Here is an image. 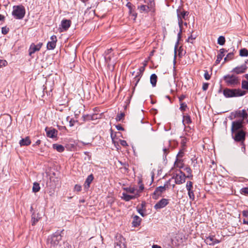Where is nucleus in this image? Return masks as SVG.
Returning a JSON list of instances; mask_svg holds the SVG:
<instances>
[{
    "label": "nucleus",
    "instance_id": "nucleus-1",
    "mask_svg": "<svg viewBox=\"0 0 248 248\" xmlns=\"http://www.w3.org/2000/svg\"><path fill=\"white\" fill-rule=\"evenodd\" d=\"M63 232L57 231L48 236L46 245L49 248H62V244H64L62 240L61 233Z\"/></svg>",
    "mask_w": 248,
    "mask_h": 248
},
{
    "label": "nucleus",
    "instance_id": "nucleus-2",
    "mask_svg": "<svg viewBox=\"0 0 248 248\" xmlns=\"http://www.w3.org/2000/svg\"><path fill=\"white\" fill-rule=\"evenodd\" d=\"M226 84L228 86L234 87L240 83L239 78L233 74H228L223 77Z\"/></svg>",
    "mask_w": 248,
    "mask_h": 248
},
{
    "label": "nucleus",
    "instance_id": "nucleus-3",
    "mask_svg": "<svg viewBox=\"0 0 248 248\" xmlns=\"http://www.w3.org/2000/svg\"><path fill=\"white\" fill-rule=\"evenodd\" d=\"M223 94L226 98L242 96L246 94V92L238 89L225 88L223 90Z\"/></svg>",
    "mask_w": 248,
    "mask_h": 248
},
{
    "label": "nucleus",
    "instance_id": "nucleus-4",
    "mask_svg": "<svg viewBox=\"0 0 248 248\" xmlns=\"http://www.w3.org/2000/svg\"><path fill=\"white\" fill-rule=\"evenodd\" d=\"M12 15L17 19H22L25 16L26 11L22 5H15L13 6Z\"/></svg>",
    "mask_w": 248,
    "mask_h": 248
},
{
    "label": "nucleus",
    "instance_id": "nucleus-5",
    "mask_svg": "<svg viewBox=\"0 0 248 248\" xmlns=\"http://www.w3.org/2000/svg\"><path fill=\"white\" fill-rule=\"evenodd\" d=\"M171 179H170L168 181L164 184L163 186H159L157 187L154 193H153L152 197L153 199L157 200L161 196L162 194L169 188L168 183H170Z\"/></svg>",
    "mask_w": 248,
    "mask_h": 248
},
{
    "label": "nucleus",
    "instance_id": "nucleus-6",
    "mask_svg": "<svg viewBox=\"0 0 248 248\" xmlns=\"http://www.w3.org/2000/svg\"><path fill=\"white\" fill-rule=\"evenodd\" d=\"M186 178L185 174L181 170H179V173L174 174L171 179H174L175 184L181 185L185 182Z\"/></svg>",
    "mask_w": 248,
    "mask_h": 248
},
{
    "label": "nucleus",
    "instance_id": "nucleus-7",
    "mask_svg": "<svg viewBox=\"0 0 248 248\" xmlns=\"http://www.w3.org/2000/svg\"><path fill=\"white\" fill-rule=\"evenodd\" d=\"M177 19L186 20L188 18L189 12L185 11L182 8L179 7L176 10Z\"/></svg>",
    "mask_w": 248,
    "mask_h": 248
},
{
    "label": "nucleus",
    "instance_id": "nucleus-8",
    "mask_svg": "<svg viewBox=\"0 0 248 248\" xmlns=\"http://www.w3.org/2000/svg\"><path fill=\"white\" fill-rule=\"evenodd\" d=\"M246 64L245 61L244 64L233 68L231 72L237 75L244 73L248 68Z\"/></svg>",
    "mask_w": 248,
    "mask_h": 248
},
{
    "label": "nucleus",
    "instance_id": "nucleus-9",
    "mask_svg": "<svg viewBox=\"0 0 248 248\" xmlns=\"http://www.w3.org/2000/svg\"><path fill=\"white\" fill-rule=\"evenodd\" d=\"M169 203V200L167 199H162L158 201L155 205L154 208L157 210L166 206Z\"/></svg>",
    "mask_w": 248,
    "mask_h": 248
},
{
    "label": "nucleus",
    "instance_id": "nucleus-10",
    "mask_svg": "<svg viewBox=\"0 0 248 248\" xmlns=\"http://www.w3.org/2000/svg\"><path fill=\"white\" fill-rule=\"evenodd\" d=\"M42 46V43H39L37 45L31 44L30 46L29 52L30 56H31L32 54L36 51H39Z\"/></svg>",
    "mask_w": 248,
    "mask_h": 248
},
{
    "label": "nucleus",
    "instance_id": "nucleus-11",
    "mask_svg": "<svg viewBox=\"0 0 248 248\" xmlns=\"http://www.w3.org/2000/svg\"><path fill=\"white\" fill-rule=\"evenodd\" d=\"M205 242L207 245H215V244L219 243L220 241L216 239L214 235H209L206 238Z\"/></svg>",
    "mask_w": 248,
    "mask_h": 248
},
{
    "label": "nucleus",
    "instance_id": "nucleus-12",
    "mask_svg": "<svg viewBox=\"0 0 248 248\" xmlns=\"http://www.w3.org/2000/svg\"><path fill=\"white\" fill-rule=\"evenodd\" d=\"M242 127V121H234L232 123V132L234 133Z\"/></svg>",
    "mask_w": 248,
    "mask_h": 248
},
{
    "label": "nucleus",
    "instance_id": "nucleus-13",
    "mask_svg": "<svg viewBox=\"0 0 248 248\" xmlns=\"http://www.w3.org/2000/svg\"><path fill=\"white\" fill-rule=\"evenodd\" d=\"M71 25V21L67 19H63L61 22V31H67Z\"/></svg>",
    "mask_w": 248,
    "mask_h": 248
},
{
    "label": "nucleus",
    "instance_id": "nucleus-14",
    "mask_svg": "<svg viewBox=\"0 0 248 248\" xmlns=\"http://www.w3.org/2000/svg\"><path fill=\"white\" fill-rule=\"evenodd\" d=\"M45 130L46 131V134L47 137L50 138H54L57 137L58 135V131L56 129L52 128L47 130V128H46Z\"/></svg>",
    "mask_w": 248,
    "mask_h": 248
},
{
    "label": "nucleus",
    "instance_id": "nucleus-15",
    "mask_svg": "<svg viewBox=\"0 0 248 248\" xmlns=\"http://www.w3.org/2000/svg\"><path fill=\"white\" fill-rule=\"evenodd\" d=\"M248 115L245 109L239 110L235 112V117L242 118V121L245 120L248 117Z\"/></svg>",
    "mask_w": 248,
    "mask_h": 248
},
{
    "label": "nucleus",
    "instance_id": "nucleus-16",
    "mask_svg": "<svg viewBox=\"0 0 248 248\" xmlns=\"http://www.w3.org/2000/svg\"><path fill=\"white\" fill-rule=\"evenodd\" d=\"M245 132L242 130L239 131L236 133L235 136L234 140L236 141H241L244 140L245 139Z\"/></svg>",
    "mask_w": 248,
    "mask_h": 248
},
{
    "label": "nucleus",
    "instance_id": "nucleus-17",
    "mask_svg": "<svg viewBox=\"0 0 248 248\" xmlns=\"http://www.w3.org/2000/svg\"><path fill=\"white\" fill-rule=\"evenodd\" d=\"M144 71V67H140L139 69V71L137 73V74L135 75V77L134 78V80L135 82V86H137V84L139 82L140 78L142 76V73Z\"/></svg>",
    "mask_w": 248,
    "mask_h": 248
},
{
    "label": "nucleus",
    "instance_id": "nucleus-18",
    "mask_svg": "<svg viewBox=\"0 0 248 248\" xmlns=\"http://www.w3.org/2000/svg\"><path fill=\"white\" fill-rule=\"evenodd\" d=\"M227 52H228V50H226L224 48L220 49L219 53L217 55V60L215 62L216 64H218L220 62L221 60L222 59V58L225 55V53Z\"/></svg>",
    "mask_w": 248,
    "mask_h": 248
},
{
    "label": "nucleus",
    "instance_id": "nucleus-19",
    "mask_svg": "<svg viewBox=\"0 0 248 248\" xmlns=\"http://www.w3.org/2000/svg\"><path fill=\"white\" fill-rule=\"evenodd\" d=\"M122 195L123 196L122 197V198L126 202L129 201L132 199H134L136 198H137L140 196V195L138 193H136L135 195H129L125 193H123L122 194Z\"/></svg>",
    "mask_w": 248,
    "mask_h": 248
},
{
    "label": "nucleus",
    "instance_id": "nucleus-20",
    "mask_svg": "<svg viewBox=\"0 0 248 248\" xmlns=\"http://www.w3.org/2000/svg\"><path fill=\"white\" fill-rule=\"evenodd\" d=\"M94 179V177L93 174H91L89 175L87 178H86L85 183H84V188L86 189H88V188L90 186V184L92 182Z\"/></svg>",
    "mask_w": 248,
    "mask_h": 248
},
{
    "label": "nucleus",
    "instance_id": "nucleus-21",
    "mask_svg": "<svg viewBox=\"0 0 248 248\" xmlns=\"http://www.w3.org/2000/svg\"><path fill=\"white\" fill-rule=\"evenodd\" d=\"M141 221V218L139 216L136 215L133 217V220L132 221L133 226L134 227H138L140 225Z\"/></svg>",
    "mask_w": 248,
    "mask_h": 248
},
{
    "label": "nucleus",
    "instance_id": "nucleus-22",
    "mask_svg": "<svg viewBox=\"0 0 248 248\" xmlns=\"http://www.w3.org/2000/svg\"><path fill=\"white\" fill-rule=\"evenodd\" d=\"M126 6L128 7L129 9V13L130 15H131L133 16L134 17V19L137 17V14L134 11V9L133 8V5L131 3L128 2L126 4Z\"/></svg>",
    "mask_w": 248,
    "mask_h": 248
},
{
    "label": "nucleus",
    "instance_id": "nucleus-23",
    "mask_svg": "<svg viewBox=\"0 0 248 248\" xmlns=\"http://www.w3.org/2000/svg\"><path fill=\"white\" fill-rule=\"evenodd\" d=\"M31 143V141L29 137H26L25 139H22L19 141V144L21 146H28Z\"/></svg>",
    "mask_w": 248,
    "mask_h": 248
},
{
    "label": "nucleus",
    "instance_id": "nucleus-24",
    "mask_svg": "<svg viewBox=\"0 0 248 248\" xmlns=\"http://www.w3.org/2000/svg\"><path fill=\"white\" fill-rule=\"evenodd\" d=\"M40 217H39L38 214H35L33 213L31 216L32 225H34L40 219Z\"/></svg>",
    "mask_w": 248,
    "mask_h": 248
},
{
    "label": "nucleus",
    "instance_id": "nucleus-25",
    "mask_svg": "<svg viewBox=\"0 0 248 248\" xmlns=\"http://www.w3.org/2000/svg\"><path fill=\"white\" fill-rule=\"evenodd\" d=\"M245 78L247 80H243L242 81V88L248 91V74L245 75Z\"/></svg>",
    "mask_w": 248,
    "mask_h": 248
},
{
    "label": "nucleus",
    "instance_id": "nucleus-26",
    "mask_svg": "<svg viewBox=\"0 0 248 248\" xmlns=\"http://www.w3.org/2000/svg\"><path fill=\"white\" fill-rule=\"evenodd\" d=\"M157 78V76L155 74L151 75L150 77V82L153 87H155L156 86Z\"/></svg>",
    "mask_w": 248,
    "mask_h": 248
},
{
    "label": "nucleus",
    "instance_id": "nucleus-27",
    "mask_svg": "<svg viewBox=\"0 0 248 248\" xmlns=\"http://www.w3.org/2000/svg\"><path fill=\"white\" fill-rule=\"evenodd\" d=\"M187 194L189 197V199L191 201H194L195 199V194H194V191L193 188L190 189V190H187Z\"/></svg>",
    "mask_w": 248,
    "mask_h": 248
},
{
    "label": "nucleus",
    "instance_id": "nucleus-28",
    "mask_svg": "<svg viewBox=\"0 0 248 248\" xmlns=\"http://www.w3.org/2000/svg\"><path fill=\"white\" fill-rule=\"evenodd\" d=\"M53 147L54 149H56L58 152L60 153L63 152L64 150V147L60 144H54Z\"/></svg>",
    "mask_w": 248,
    "mask_h": 248
},
{
    "label": "nucleus",
    "instance_id": "nucleus-29",
    "mask_svg": "<svg viewBox=\"0 0 248 248\" xmlns=\"http://www.w3.org/2000/svg\"><path fill=\"white\" fill-rule=\"evenodd\" d=\"M170 149L169 147H166L163 148V159L164 160H165L167 159V155L170 153Z\"/></svg>",
    "mask_w": 248,
    "mask_h": 248
},
{
    "label": "nucleus",
    "instance_id": "nucleus-30",
    "mask_svg": "<svg viewBox=\"0 0 248 248\" xmlns=\"http://www.w3.org/2000/svg\"><path fill=\"white\" fill-rule=\"evenodd\" d=\"M84 120V121H87V120H93L95 119H97V115L96 114H93V115H85L83 116Z\"/></svg>",
    "mask_w": 248,
    "mask_h": 248
},
{
    "label": "nucleus",
    "instance_id": "nucleus-31",
    "mask_svg": "<svg viewBox=\"0 0 248 248\" xmlns=\"http://www.w3.org/2000/svg\"><path fill=\"white\" fill-rule=\"evenodd\" d=\"M40 189V186L39 183L34 182L33 184L32 191L34 193L38 192Z\"/></svg>",
    "mask_w": 248,
    "mask_h": 248
},
{
    "label": "nucleus",
    "instance_id": "nucleus-32",
    "mask_svg": "<svg viewBox=\"0 0 248 248\" xmlns=\"http://www.w3.org/2000/svg\"><path fill=\"white\" fill-rule=\"evenodd\" d=\"M56 43L54 42V41H50L48 42L47 44V48L48 49L52 50L55 48L56 46Z\"/></svg>",
    "mask_w": 248,
    "mask_h": 248
},
{
    "label": "nucleus",
    "instance_id": "nucleus-33",
    "mask_svg": "<svg viewBox=\"0 0 248 248\" xmlns=\"http://www.w3.org/2000/svg\"><path fill=\"white\" fill-rule=\"evenodd\" d=\"M239 55L241 57L248 56V50L246 48H242L240 50Z\"/></svg>",
    "mask_w": 248,
    "mask_h": 248
},
{
    "label": "nucleus",
    "instance_id": "nucleus-34",
    "mask_svg": "<svg viewBox=\"0 0 248 248\" xmlns=\"http://www.w3.org/2000/svg\"><path fill=\"white\" fill-rule=\"evenodd\" d=\"M225 43V38L223 36H220L217 39V44L223 46Z\"/></svg>",
    "mask_w": 248,
    "mask_h": 248
},
{
    "label": "nucleus",
    "instance_id": "nucleus-35",
    "mask_svg": "<svg viewBox=\"0 0 248 248\" xmlns=\"http://www.w3.org/2000/svg\"><path fill=\"white\" fill-rule=\"evenodd\" d=\"M233 55L234 54L233 52L229 53L224 58V62L232 60L233 58Z\"/></svg>",
    "mask_w": 248,
    "mask_h": 248
},
{
    "label": "nucleus",
    "instance_id": "nucleus-36",
    "mask_svg": "<svg viewBox=\"0 0 248 248\" xmlns=\"http://www.w3.org/2000/svg\"><path fill=\"white\" fill-rule=\"evenodd\" d=\"M149 8H150V7L149 6V5H148L147 6L145 5H141L140 6L138 7V9H140L141 12H148V10Z\"/></svg>",
    "mask_w": 248,
    "mask_h": 248
},
{
    "label": "nucleus",
    "instance_id": "nucleus-37",
    "mask_svg": "<svg viewBox=\"0 0 248 248\" xmlns=\"http://www.w3.org/2000/svg\"><path fill=\"white\" fill-rule=\"evenodd\" d=\"M183 123H186L187 124H189L191 123L190 117L189 115H184L183 116Z\"/></svg>",
    "mask_w": 248,
    "mask_h": 248
},
{
    "label": "nucleus",
    "instance_id": "nucleus-38",
    "mask_svg": "<svg viewBox=\"0 0 248 248\" xmlns=\"http://www.w3.org/2000/svg\"><path fill=\"white\" fill-rule=\"evenodd\" d=\"M127 192L132 194L136 193V189L134 187H129L124 188Z\"/></svg>",
    "mask_w": 248,
    "mask_h": 248
},
{
    "label": "nucleus",
    "instance_id": "nucleus-39",
    "mask_svg": "<svg viewBox=\"0 0 248 248\" xmlns=\"http://www.w3.org/2000/svg\"><path fill=\"white\" fill-rule=\"evenodd\" d=\"M124 112H121L119 114H118L116 117V120L117 121H122L124 117Z\"/></svg>",
    "mask_w": 248,
    "mask_h": 248
},
{
    "label": "nucleus",
    "instance_id": "nucleus-40",
    "mask_svg": "<svg viewBox=\"0 0 248 248\" xmlns=\"http://www.w3.org/2000/svg\"><path fill=\"white\" fill-rule=\"evenodd\" d=\"M115 64V61H113L112 62L107 63L108 67L110 71H113L114 70Z\"/></svg>",
    "mask_w": 248,
    "mask_h": 248
},
{
    "label": "nucleus",
    "instance_id": "nucleus-41",
    "mask_svg": "<svg viewBox=\"0 0 248 248\" xmlns=\"http://www.w3.org/2000/svg\"><path fill=\"white\" fill-rule=\"evenodd\" d=\"M186 190H190V189L191 188H193V182H192L191 181H187L186 182Z\"/></svg>",
    "mask_w": 248,
    "mask_h": 248
},
{
    "label": "nucleus",
    "instance_id": "nucleus-42",
    "mask_svg": "<svg viewBox=\"0 0 248 248\" xmlns=\"http://www.w3.org/2000/svg\"><path fill=\"white\" fill-rule=\"evenodd\" d=\"M145 3H147L149 6L150 7V9H152L154 7L155 3L154 0H148V1L144 0Z\"/></svg>",
    "mask_w": 248,
    "mask_h": 248
},
{
    "label": "nucleus",
    "instance_id": "nucleus-43",
    "mask_svg": "<svg viewBox=\"0 0 248 248\" xmlns=\"http://www.w3.org/2000/svg\"><path fill=\"white\" fill-rule=\"evenodd\" d=\"M113 57V55L105 56V60L107 63L112 62L111 61L112 58Z\"/></svg>",
    "mask_w": 248,
    "mask_h": 248
},
{
    "label": "nucleus",
    "instance_id": "nucleus-44",
    "mask_svg": "<svg viewBox=\"0 0 248 248\" xmlns=\"http://www.w3.org/2000/svg\"><path fill=\"white\" fill-rule=\"evenodd\" d=\"M240 193L246 196L248 195V187H244L241 189Z\"/></svg>",
    "mask_w": 248,
    "mask_h": 248
},
{
    "label": "nucleus",
    "instance_id": "nucleus-45",
    "mask_svg": "<svg viewBox=\"0 0 248 248\" xmlns=\"http://www.w3.org/2000/svg\"><path fill=\"white\" fill-rule=\"evenodd\" d=\"M9 31V29L6 27H3L1 29V32L3 34L5 35L8 33Z\"/></svg>",
    "mask_w": 248,
    "mask_h": 248
},
{
    "label": "nucleus",
    "instance_id": "nucleus-46",
    "mask_svg": "<svg viewBox=\"0 0 248 248\" xmlns=\"http://www.w3.org/2000/svg\"><path fill=\"white\" fill-rule=\"evenodd\" d=\"M186 108H187V105L185 103H182L180 104V109L182 111H185Z\"/></svg>",
    "mask_w": 248,
    "mask_h": 248
},
{
    "label": "nucleus",
    "instance_id": "nucleus-47",
    "mask_svg": "<svg viewBox=\"0 0 248 248\" xmlns=\"http://www.w3.org/2000/svg\"><path fill=\"white\" fill-rule=\"evenodd\" d=\"M144 189V186L142 184H141L139 187L138 189H136V193H138L140 195V193H141Z\"/></svg>",
    "mask_w": 248,
    "mask_h": 248
},
{
    "label": "nucleus",
    "instance_id": "nucleus-48",
    "mask_svg": "<svg viewBox=\"0 0 248 248\" xmlns=\"http://www.w3.org/2000/svg\"><path fill=\"white\" fill-rule=\"evenodd\" d=\"M179 42V40H177V41L175 45V46H174V60H175V58L176 57L177 49V47L178 46Z\"/></svg>",
    "mask_w": 248,
    "mask_h": 248
},
{
    "label": "nucleus",
    "instance_id": "nucleus-49",
    "mask_svg": "<svg viewBox=\"0 0 248 248\" xmlns=\"http://www.w3.org/2000/svg\"><path fill=\"white\" fill-rule=\"evenodd\" d=\"M195 39V37H193L192 35L188 37L186 41L188 43H190L191 44L193 43V41Z\"/></svg>",
    "mask_w": 248,
    "mask_h": 248
},
{
    "label": "nucleus",
    "instance_id": "nucleus-50",
    "mask_svg": "<svg viewBox=\"0 0 248 248\" xmlns=\"http://www.w3.org/2000/svg\"><path fill=\"white\" fill-rule=\"evenodd\" d=\"M7 62L5 60H0V68L4 66L7 64Z\"/></svg>",
    "mask_w": 248,
    "mask_h": 248
},
{
    "label": "nucleus",
    "instance_id": "nucleus-51",
    "mask_svg": "<svg viewBox=\"0 0 248 248\" xmlns=\"http://www.w3.org/2000/svg\"><path fill=\"white\" fill-rule=\"evenodd\" d=\"M179 30L183 31V20H178Z\"/></svg>",
    "mask_w": 248,
    "mask_h": 248
},
{
    "label": "nucleus",
    "instance_id": "nucleus-52",
    "mask_svg": "<svg viewBox=\"0 0 248 248\" xmlns=\"http://www.w3.org/2000/svg\"><path fill=\"white\" fill-rule=\"evenodd\" d=\"M75 190L79 192L81 190V186L79 185H76L74 187Z\"/></svg>",
    "mask_w": 248,
    "mask_h": 248
},
{
    "label": "nucleus",
    "instance_id": "nucleus-53",
    "mask_svg": "<svg viewBox=\"0 0 248 248\" xmlns=\"http://www.w3.org/2000/svg\"><path fill=\"white\" fill-rule=\"evenodd\" d=\"M112 50L111 48L107 49L105 52V56L113 55L112 54H111Z\"/></svg>",
    "mask_w": 248,
    "mask_h": 248
},
{
    "label": "nucleus",
    "instance_id": "nucleus-54",
    "mask_svg": "<svg viewBox=\"0 0 248 248\" xmlns=\"http://www.w3.org/2000/svg\"><path fill=\"white\" fill-rule=\"evenodd\" d=\"M204 77L206 80H209L210 79V76L208 74V72L207 71H206L204 74Z\"/></svg>",
    "mask_w": 248,
    "mask_h": 248
},
{
    "label": "nucleus",
    "instance_id": "nucleus-55",
    "mask_svg": "<svg viewBox=\"0 0 248 248\" xmlns=\"http://www.w3.org/2000/svg\"><path fill=\"white\" fill-rule=\"evenodd\" d=\"M143 209L138 208V212L142 217H144L145 216V214L144 213Z\"/></svg>",
    "mask_w": 248,
    "mask_h": 248
},
{
    "label": "nucleus",
    "instance_id": "nucleus-56",
    "mask_svg": "<svg viewBox=\"0 0 248 248\" xmlns=\"http://www.w3.org/2000/svg\"><path fill=\"white\" fill-rule=\"evenodd\" d=\"M120 143L121 145L124 147L128 146L126 141L124 140H120Z\"/></svg>",
    "mask_w": 248,
    "mask_h": 248
},
{
    "label": "nucleus",
    "instance_id": "nucleus-57",
    "mask_svg": "<svg viewBox=\"0 0 248 248\" xmlns=\"http://www.w3.org/2000/svg\"><path fill=\"white\" fill-rule=\"evenodd\" d=\"M208 86L209 84L208 83H203L202 85V90L203 91H206L208 89Z\"/></svg>",
    "mask_w": 248,
    "mask_h": 248
},
{
    "label": "nucleus",
    "instance_id": "nucleus-58",
    "mask_svg": "<svg viewBox=\"0 0 248 248\" xmlns=\"http://www.w3.org/2000/svg\"><path fill=\"white\" fill-rule=\"evenodd\" d=\"M184 170L188 174H191L192 172V170L189 167H186Z\"/></svg>",
    "mask_w": 248,
    "mask_h": 248
},
{
    "label": "nucleus",
    "instance_id": "nucleus-59",
    "mask_svg": "<svg viewBox=\"0 0 248 248\" xmlns=\"http://www.w3.org/2000/svg\"><path fill=\"white\" fill-rule=\"evenodd\" d=\"M75 122L76 121L74 119H71V120L69 121V126L70 127L74 126Z\"/></svg>",
    "mask_w": 248,
    "mask_h": 248
},
{
    "label": "nucleus",
    "instance_id": "nucleus-60",
    "mask_svg": "<svg viewBox=\"0 0 248 248\" xmlns=\"http://www.w3.org/2000/svg\"><path fill=\"white\" fill-rule=\"evenodd\" d=\"M116 128L118 130H124V128L122 126L121 124L116 125Z\"/></svg>",
    "mask_w": 248,
    "mask_h": 248
},
{
    "label": "nucleus",
    "instance_id": "nucleus-61",
    "mask_svg": "<svg viewBox=\"0 0 248 248\" xmlns=\"http://www.w3.org/2000/svg\"><path fill=\"white\" fill-rule=\"evenodd\" d=\"M182 32H183V31H182L181 30H179V31L177 34V40H180V39H181V34H182Z\"/></svg>",
    "mask_w": 248,
    "mask_h": 248
},
{
    "label": "nucleus",
    "instance_id": "nucleus-62",
    "mask_svg": "<svg viewBox=\"0 0 248 248\" xmlns=\"http://www.w3.org/2000/svg\"><path fill=\"white\" fill-rule=\"evenodd\" d=\"M242 215L244 217H248V210H244L242 212Z\"/></svg>",
    "mask_w": 248,
    "mask_h": 248
},
{
    "label": "nucleus",
    "instance_id": "nucleus-63",
    "mask_svg": "<svg viewBox=\"0 0 248 248\" xmlns=\"http://www.w3.org/2000/svg\"><path fill=\"white\" fill-rule=\"evenodd\" d=\"M50 39L51 40V41H54V42L56 43L57 40V37L55 35H52L50 37Z\"/></svg>",
    "mask_w": 248,
    "mask_h": 248
},
{
    "label": "nucleus",
    "instance_id": "nucleus-64",
    "mask_svg": "<svg viewBox=\"0 0 248 248\" xmlns=\"http://www.w3.org/2000/svg\"><path fill=\"white\" fill-rule=\"evenodd\" d=\"M114 248H121V244H120L119 242H115L114 243Z\"/></svg>",
    "mask_w": 248,
    "mask_h": 248
}]
</instances>
